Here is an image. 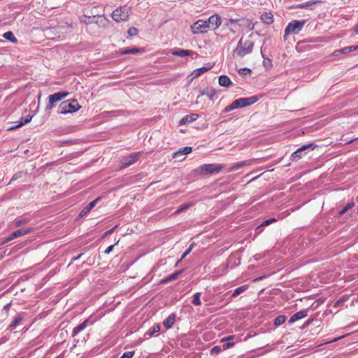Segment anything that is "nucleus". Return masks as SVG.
<instances>
[{
  "mask_svg": "<svg viewBox=\"0 0 358 358\" xmlns=\"http://www.w3.org/2000/svg\"><path fill=\"white\" fill-rule=\"evenodd\" d=\"M234 343L227 342L223 345V348H224V349H228V348L234 346Z\"/></svg>",
  "mask_w": 358,
  "mask_h": 358,
  "instance_id": "c03bdc74",
  "label": "nucleus"
},
{
  "mask_svg": "<svg viewBox=\"0 0 358 358\" xmlns=\"http://www.w3.org/2000/svg\"><path fill=\"white\" fill-rule=\"evenodd\" d=\"M254 42L251 39L241 38L234 50V53L240 57H243L252 52Z\"/></svg>",
  "mask_w": 358,
  "mask_h": 358,
  "instance_id": "7ed1b4c3",
  "label": "nucleus"
},
{
  "mask_svg": "<svg viewBox=\"0 0 358 358\" xmlns=\"http://www.w3.org/2000/svg\"><path fill=\"white\" fill-rule=\"evenodd\" d=\"M116 227H117V226H115V227L112 228L111 229L106 231L103 236L106 237V236L110 235L114 231V230Z\"/></svg>",
  "mask_w": 358,
  "mask_h": 358,
  "instance_id": "49530a36",
  "label": "nucleus"
},
{
  "mask_svg": "<svg viewBox=\"0 0 358 358\" xmlns=\"http://www.w3.org/2000/svg\"><path fill=\"white\" fill-rule=\"evenodd\" d=\"M192 150V147L186 146L182 148H180L179 150L173 153V157L174 158H178L180 156H184L190 153Z\"/></svg>",
  "mask_w": 358,
  "mask_h": 358,
  "instance_id": "6ab92c4d",
  "label": "nucleus"
},
{
  "mask_svg": "<svg viewBox=\"0 0 358 358\" xmlns=\"http://www.w3.org/2000/svg\"><path fill=\"white\" fill-rule=\"evenodd\" d=\"M345 301V299H341L339 300H338L336 303H335V306H338L340 304L343 303V302Z\"/></svg>",
  "mask_w": 358,
  "mask_h": 358,
  "instance_id": "09e8293b",
  "label": "nucleus"
},
{
  "mask_svg": "<svg viewBox=\"0 0 358 358\" xmlns=\"http://www.w3.org/2000/svg\"><path fill=\"white\" fill-rule=\"evenodd\" d=\"M199 115L197 113H192L190 115H185L183 117L180 123V124H184L186 123H191L194 121H196L199 118Z\"/></svg>",
  "mask_w": 358,
  "mask_h": 358,
  "instance_id": "f3484780",
  "label": "nucleus"
},
{
  "mask_svg": "<svg viewBox=\"0 0 358 358\" xmlns=\"http://www.w3.org/2000/svg\"><path fill=\"white\" fill-rule=\"evenodd\" d=\"M212 351H220V348L218 346H215L212 349Z\"/></svg>",
  "mask_w": 358,
  "mask_h": 358,
  "instance_id": "6e6d98bb",
  "label": "nucleus"
},
{
  "mask_svg": "<svg viewBox=\"0 0 358 358\" xmlns=\"http://www.w3.org/2000/svg\"><path fill=\"white\" fill-rule=\"evenodd\" d=\"M23 317L21 314H18L15 320L10 323L8 326V329L10 330H13L16 328L17 325L22 320Z\"/></svg>",
  "mask_w": 358,
  "mask_h": 358,
  "instance_id": "a878e982",
  "label": "nucleus"
},
{
  "mask_svg": "<svg viewBox=\"0 0 358 358\" xmlns=\"http://www.w3.org/2000/svg\"><path fill=\"white\" fill-rule=\"evenodd\" d=\"M10 306H11V303H7L6 305H5V306H3V309H4L5 310L8 311V310L10 309Z\"/></svg>",
  "mask_w": 358,
  "mask_h": 358,
  "instance_id": "8fccbe9b",
  "label": "nucleus"
},
{
  "mask_svg": "<svg viewBox=\"0 0 358 358\" xmlns=\"http://www.w3.org/2000/svg\"><path fill=\"white\" fill-rule=\"evenodd\" d=\"M83 18V20H81L85 24H90L94 22V19L95 18V16L91 17L90 16L84 15Z\"/></svg>",
  "mask_w": 358,
  "mask_h": 358,
  "instance_id": "4c0bfd02",
  "label": "nucleus"
},
{
  "mask_svg": "<svg viewBox=\"0 0 358 358\" xmlns=\"http://www.w3.org/2000/svg\"><path fill=\"white\" fill-rule=\"evenodd\" d=\"M182 272H183V270H180V271H176V272L172 273L171 275H170L168 277H166V278H164L162 280V282H169L170 281L176 280Z\"/></svg>",
  "mask_w": 358,
  "mask_h": 358,
  "instance_id": "393cba45",
  "label": "nucleus"
},
{
  "mask_svg": "<svg viewBox=\"0 0 358 358\" xmlns=\"http://www.w3.org/2000/svg\"><path fill=\"white\" fill-rule=\"evenodd\" d=\"M263 278H264V276H261V277H259V278H256V279H255V280H256V281H257V280H262V279H263Z\"/></svg>",
  "mask_w": 358,
  "mask_h": 358,
  "instance_id": "052dcab7",
  "label": "nucleus"
},
{
  "mask_svg": "<svg viewBox=\"0 0 358 358\" xmlns=\"http://www.w3.org/2000/svg\"><path fill=\"white\" fill-rule=\"evenodd\" d=\"M191 252V251L189 250H187L182 255L180 261H182L184 258L186 257V256H187L189 253Z\"/></svg>",
  "mask_w": 358,
  "mask_h": 358,
  "instance_id": "de8ad7c7",
  "label": "nucleus"
},
{
  "mask_svg": "<svg viewBox=\"0 0 358 358\" xmlns=\"http://www.w3.org/2000/svg\"><path fill=\"white\" fill-rule=\"evenodd\" d=\"M53 107V104H51L50 102H49V104L46 106V110H50Z\"/></svg>",
  "mask_w": 358,
  "mask_h": 358,
  "instance_id": "603ef678",
  "label": "nucleus"
},
{
  "mask_svg": "<svg viewBox=\"0 0 358 358\" xmlns=\"http://www.w3.org/2000/svg\"><path fill=\"white\" fill-rule=\"evenodd\" d=\"M286 319H287V317L285 315H280L274 320L273 324L275 327H278V326L282 324L285 322Z\"/></svg>",
  "mask_w": 358,
  "mask_h": 358,
  "instance_id": "c85d7f7f",
  "label": "nucleus"
},
{
  "mask_svg": "<svg viewBox=\"0 0 358 358\" xmlns=\"http://www.w3.org/2000/svg\"><path fill=\"white\" fill-rule=\"evenodd\" d=\"M343 336H341V337H338V338H334V339L333 340V341H334V342L340 340V339H341V338H343Z\"/></svg>",
  "mask_w": 358,
  "mask_h": 358,
  "instance_id": "13d9d810",
  "label": "nucleus"
},
{
  "mask_svg": "<svg viewBox=\"0 0 358 358\" xmlns=\"http://www.w3.org/2000/svg\"><path fill=\"white\" fill-rule=\"evenodd\" d=\"M305 20H292L291 21L285 29L284 39H287V36L289 34H296L299 33L304 24Z\"/></svg>",
  "mask_w": 358,
  "mask_h": 358,
  "instance_id": "39448f33",
  "label": "nucleus"
},
{
  "mask_svg": "<svg viewBox=\"0 0 358 358\" xmlns=\"http://www.w3.org/2000/svg\"><path fill=\"white\" fill-rule=\"evenodd\" d=\"M176 315L171 314L163 322L164 326L166 329L171 328L175 322Z\"/></svg>",
  "mask_w": 358,
  "mask_h": 358,
  "instance_id": "b1692460",
  "label": "nucleus"
},
{
  "mask_svg": "<svg viewBox=\"0 0 358 358\" xmlns=\"http://www.w3.org/2000/svg\"><path fill=\"white\" fill-rule=\"evenodd\" d=\"M160 330V327L159 324H154L151 329L146 333V335H148L149 336H152L155 335L157 333H158Z\"/></svg>",
  "mask_w": 358,
  "mask_h": 358,
  "instance_id": "c756f323",
  "label": "nucleus"
},
{
  "mask_svg": "<svg viewBox=\"0 0 358 358\" xmlns=\"http://www.w3.org/2000/svg\"><path fill=\"white\" fill-rule=\"evenodd\" d=\"M114 246H115V245H110L109 247H108L104 252L105 254H109L110 252H111L114 248Z\"/></svg>",
  "mask_w": 358,
  "mask_h": 358,
  "instance_id": "a18cd8bd",
  "label": "nucleus"
},
{
  "mask_svg": "<svg viewBox=\"0 0 358 358\" xmlns=\"http://www.w3.org/2000/svg\"><path fill=\"white\" fill-rule=\"evenodd\" d=\"M201 171L204 173H215L221 171L223 166L219 164H203L200 166Z\"/></svg>",
  "mask_w": 358,
  "mask_h": 358,
  "instance_id": "6e6552de",
  "label": "nucleus"
},
{
  "mask_svg": "<svg viewBox=\"0 0 358 358\" xmlns=\"http://www.w3.org/2000/svg\"><path fill=\"white\" fill-rule=\"evenodd\" d=\"M68 94L69 93L67 92H59L50 95L48 96V101L51 104H54L55 103L66 98L68 96Z\"/></svg>",
  "mask_w": 358,
  "mask_h": 358,
  "instance_id": "f8f14e48",
  "label": "nucleus"
},
{
  "mask_svg": "<svg viewBox=\"0 0 358 358\" xmlns=\"http://www.w3.org/2000/svg\"><path fill=\"white\" fill-rule=\"evenodd\" d=\"M313 318H309L308 320H307L304 322V324H303V325L302 328H303V329H304V328L307 327L308 326H309V325L313 322Z\"/></svg>",
  "mask_w": 358,
  "mask_h": 358,
  "instance_id": "37998d69",
  "label": "nucleus"
},
{
  "mask_svg": "<svg viewBox=\"0 0 358 358\" xmlns=\"http://www.w3.org/2000/svg\"><path fill=\"white\" fill-rule=\"evenodd\" d=\"M134 355V351L125 352L120 358H132Z\"/></svg>",
  "mask_w": 358,
  "mask_h": 358,
  "instance_id": "ea45409f",
  "label": "nucleus"
},
{
  "mask_svg": "<svg viewBox=\"0 0 358 358\" xmlns=\"http://www.w3.org/2000/svg\"><path fill=\"white\" fill-rule=\"evenodd\" d=\"M221 17L217 15H211L207 20H199L191 26L193 34H203L208 29H216L221 25Z\"/></svg>",
  "mask_w": 358,
  "mask_h": 358,
  "instance_id": "f257e3e1",
  "label": "nucleus"
},
{
  "mask_svg": "<svg viewBox=\"0 0 358 358\" xmlns=\"http://www.w3.org/2000/svg\"><path fill=\"white\" fill-rule=\"evenodd\" d=\"M21 358H23V357H21Z\"/></svg>",
  "mask_w": 358,
  "mask_h": 358,
  "instance_id": "680f3d73",
  "label": "nucleus"
},
{
  "mask_svg": "<svg viewBox=\"0 0 358 358\" xmlns=\"http://www.w3.org/2000/svg\"><path fill=\"white\" fill-rule=\"evenodd\" d=\"M358 49V46L357 45H352V46H348V47H345L343 49H341V50H336V52H341V53H348L350 52H352V51H355V50H357Z\"/></svg>",
  "mask_w": 358,
  "mask_h": 358,
  "instance_id": "cd10ccee",
  "label": "nucleus"
},
{
  "mask_svg": "<svg viewBox=\"0 0 358 358\" xmlns=\"http://www.w3.org/2000/svg\"><path fill=\"white\" fill-rule=\"evenodd\" d=\"M238 72L240 74H241L243 76H247L250 73L251 70L248 68H243V69H240L238 70Z\"/></svg>",
  "mask_w": 358,
  "mask_h": 358,
  "instance_id": "58836bf2",
  "label": "nucleus"
},
{
  "mask_svg": "<svg viewBox=\"0 0 358 358\" xmlns=\"http://www.w3.org/2000/svg\"><path fill=\"white\" fill-rule=\"evenodd\" d=\"M212 67H213V66H209L208 67L203 66V67H201V68H199V69H196L194 70L192 72V73L190 74V76L192 77L191 80H193V79L200 76L201 74H203L205 72H206L208 70H210Z\"/></svg>",
  "mask_w": 358,
  "mask_h": 358,
  "instance_id": "2eb2a0df",
  "label": "nucleus"
},
{
  "mask_svg": "<svg viewBox=\"0 0 358 358\" xmlns=\"http://www.w3.org/2000/svg\"><path fill=\"white\" fill-rule=\"evenodd\" d=\"M354 31L358 34V24L354 28Z\"/></svg>",
  "mask_w": 358,
  "mask_h": 358,
  "instance_id": "4d7b16f0",
  "label": "nucleus"
},
{
  "mask_svg": "<svg viewBox=\"0 0 358 358\" xmlns=\"http://www.w3.org/2000/svg\"><path fill=\"white\" fill-rule=\"evenodd\" d=\"M255 161H256V159H248V160L236 163L233 166H231L230 168H229V171L238 170L245 166H250V165L252 164L253 162H255Z\"/></svg>",
  "mask_w": 358,
  "mask_h": 358,
  "instance_id": "ddd939ff",
  "label": "nucleus"
},
{
  "mask_svg": "<svg viewBox=\"0 0 358 358\" xmlns=\"http://www.w3.org/2000/svg\"><path fill=\"white\" fill-rule=\"evenodd\" d=\"M315 148V145L314 143H308L307 145H304L294 151L291 155V159L293 161H296L300 159L302 157L303 152L305 150L310 149L313 150Z\"/></svg>",
  "mask_w": 358,
  "mask_h": 358,
  "instance_id": "1a4fd4ad",
  "label": "nucleus"
},
{
  "mask_svg": "<svg viewBox=\"0 0 358 358\" xmlns=\"http://www.w3.org/2000/svg\"><path fill=\"white\" fill-rule=\"evenodd\" d=\"M99 200V198L94 199L88 203L80 213L79 217H83L86 215L96 204L97 201Z\"/></svg>",
  "mask_w": 358,
  "mask_h": 358,
  "instance_id": "dca6fc26",
  "label": "nucleus"
},
{
  "mask_svg": "<svg viewBox=\"0 0 358 358\" xmlns=\"http://www.w3.org/2000/svg\"><path fill=\"white\" fill-rule=\"evenodd\" d=\"M3 36L4 38H6L8 41H10L12 42H17L16 38L15 37V36L13 35V34L11 31H7V32L4 33Z\"/></svg>",
  "mask_w": 358,
  "mask_h": 358,
  "instance_id": "7c9ffc66",
  "label": "nucleus"
},
{
  "mask_svg": "<svg viewBox=\"0 0 358 358\" xmlns=\"http://www.w3.org/2000/svg\"><path fill=\"white\" fill-rule=\"evenodd\" d=\"M355 206L353 202H350L346 204V206L339 212L340 215H343L348 210L351 209Z\"/></svg>",
  "mask_w": 358,
  "mask_h": 358,
  "instance_id": "f704fd0d",
  "label": "nucleus"
},
{
  "mask_svg": "<svg viewBox=\"0 0 358 358\" xmlns=\"http://www.w3.org/2000/svg\"><path fill=\"white\" fill-rule=\"evenodd\" d=\"M317 3V1H310L299 4L298 7L300 8H306L313 5L316 4Z\"/></svg>",
  "mask_w": 358,
  "mask_h": 358,
  "instance_id": "72a5a7b5",
  "label": "nucleus"
},
{
  "mask_svg": "<svg viewBox=\"0 0 358 358\" xmlns=\"http://www.w3.org/2000/svg\"><path fill=\"white\" fill-rule=\"evenodd\" d=\"M140 49L134 48L131 49H125L123 51H122V55H126V54H136L140 52Z\"/></svg>",
  "mask_w": 358,
  "mask_h": 358,
  "instance_id": "2f4dec72",
  "label": "nucleus"
},
{
  "mask_svg": "<svg viewBox=\"0 0 358 358\" xmlns=\"http://www.w3.org/2000/svg\"><path fill=\"white\" fill-rule=\"evenodd\" d=\"M27 222H28V221H27V220H26V219H21V220H19L16 221V222H15V225H16L17 227H20V226H21L22 224H24L27 223Z\"/></svg>",
  "mask_w": 358,
  "mask_h": 358,
  "instance_id": "79ce46f5",
  "label": "nucleus"
},
{
  "mask_svg": "<svg viewBox=\"0 0 358 358\" xmlns=\"http://www.w3.org/2000/svg\"><path fill=\"white\" fill-rule=\"evenodd\" d=\"M127 33L130 36H135L138 34V31L136 27H132L128 29Z\"/></svg>",
  "mask_w": 358,
  "mask_h": 358,
  "instance_id": "e433bc0d",
  "label": "nucleus"
},
{
  "mask_svg": "<svg viewBox=\"0 0 358 358\" xmlns=\"http://www.w3.org/2000/svg\"><path fill=\"white\" fill-rule=\"evenodd\" d=\"M233 337H234L233 336H228L227 338H223L222 341H229V340H231L233 338Z\"/></svg>",
  "mask_w": 358,
  "mask_h": 358,
  "instance_id": "5fc2aeb1",
  "label": "nucleus"
},
{
  "mask_svg": "<svg viewBox=\"0 0 358 358\" xmlns=\"http://www.w3.org/2000/svg\"><path fill=\"white\" fill-rule=\"evenodd\" d=\"M276 221V220L275 218H271V219H269V220H265L262 224V226H268L270 224L273 223V222H275Z\"/></svg>",
  "mask_w": 358,
  "mask_h": 358,
  "instance_id": "a19ab883",
  "label": "nucleus"
},
{
  "mask_svg": "<svg viewBox=\"0 0 358 358\" xmlns=\"http://www.w3.org/2000/svg\"><path fill=\"white\" fill-rule=\"evenodd\" d=\"M273 14L271 12H264L261 15L262 21L267 24H270L273 22Z\"/></svg>",
  "mask_w": 358,
  "mask_h": 358,
  "instance_id": "4be33fe9",
  "label": "nucleus"
},
{
  "mask_svg": "<svg viewBox=\"0 0 358 358\" xmlns=\"http://www.w3.org/2000/svg\"><path fill=\"white\" fill-rule=\"evenodd\" d=\"M191 206V203H185L180 206L178 210L176 211V214H180V213L183 212L184 210H187L189 206Z\"/></svg>",
  "mask_w": 358,
  "mask_h": 358,
  "instance_id": "c9c22d12",
  "label": "nucleus"
},
{
  "mask_svg": "<svg viewBox=\"0 0 358 358\" xmlns=\"http://www.w3.org/2000/svg\"><path fill=\"white\" fill-rule=\"evenodd\" d=\"M356 139H357V138H356ZM355 140V138L354 139H351V140H349L347 141V143H352V141H354Z\"/></svg>",
  "mask_w": 358,
  "mask_h": 358,
  "instance_id": "bf43d9fd",
  "label": "nucleus"
},
{
  "mask_svg": "<svg viewBox=\"0 0 358 358\" xmlns=\"http://www.w3.org/2000/svg\"><path fill=\"white\" fill-rule=\"evenodd\" d=\"M130 15V8L126 6H120L112 13V18L116 22L126 21Z\"/></svg>",
  "mask_w": 358,
  "mask_h": 358,
  "instance_id": "423d86ee",
  "label": "nucleus"
},
{
  "mask_svg": "<svg viewBox=\"0 0 358 358\" xmlns=\"http://www.w3.org/2000/svg\"><path fill=\"white\" fill-rule=\"evenodd\" d=\"M32 117H33V115H26L24 117L21 119V120L18 122L17 124L11 127L9 129L10 130L15 129L17 128H19V127L23 126L24 124L29 122L31 120Z\"/></svg>",
  "mask_w": 358,
  "mask_h": 358,
  "instance_id": "412c9836",
  "label": "nucleus"
},
{
  "mask_svg": "<svg viewBox=\"0 0 358 358\" xmlns=\"http://www.w3.org/2000/svg\"><path fill=\"white\" fill-rule=\"evenodd\" d=\"M141 155V152H133L127 156L122 157L120 161L122 164L121 167L125 168L132 165L138 159Z\"/></svg>",
  "mask_w": 358,
  "mask_h": 358,
  "instance_id": "0eeeda50",
  "label": "nucleus"
},
{
  "mask_svg": "<svg viewBox=\"0 0 358 358\" xmlns=\"http://www.w3.org/2000/svg\"><path fill=\"white\" fill-rule=\"evenodd\" d=\"M271 63V60L270 59H267V60H264V66H267V65H270Z\"/></svg>",
  "mask_w": 358,
  "mask_h": 358,
  "instance_id": "3c124183",
  "label": "nucleus"
},
{
  "mask_svg": "<svg viewBox=\"0 0 358 358\" xmlns=\"http://www.w3.org/2000/svg\"><path fill=\"white\" fill-rule=\"evenodd\" d=\"M173 55L179 56L181 57H184L186 56H191L193 54V52L192 50H177L172 52Z\"/></svg>",
  "mask_w": 358,
  "mask_h": 358,
  "instance_id": "5701e85b",
  "label": "nucleus"
},
{
  "mask_svg": "<svg viewBox=\"0 0 358 358\" xmlns=\"http://www.w3.org/2000/svg\"><path fill=\"white\" fill-rule=\"evenodd\" d=\"M258 100L259 97L257 96L236 99L230 105L224 108V112L228 113L236 108L251 106L256 103Z\"/></svg>",
  "mask_w": 358,
  "mask_h": 358,
  "instance_id": "f03ea898",
  "label": "nucleus"
},
{
  "mask_svg": "<svg viewBox=\"0 0 358 358\" xmlns=\"http://www.w3.org/2000/svg\"><path fill=\"white\" fill-rule=\"evenodd\" d=\"M31 231V229H20L13 231L10 236L6 238L4 243L9 242L16 238L27 234Z\"/></svg>",
  "mask_w": 358,
  "mask_h": 358,
  "instance_id": "9d476101",
  "label": "nucleus"
},
{
  "mask_svg": "<svg viewBox=\"0 0 358 358\" xmlns=\"http://www.w3.org/2000/svg\"><path fill=\"white\" fill-rule=\"evenodd\" d=\"M80 108V106L77 100L72 99L63 101L59 106V112L61 114L72 113L78 111Z\"/></svg>",
  "mask_w": 358,
  "mask_h": 358,
  "instance_id": "20e7f679",
  "label": "nucleus"
},
{
  "mask_svg": "<svg viewBox=\"0 0 358 358\" xmlns=\"http://www.w3.org/2000/svg\"><path fill=\"white\" fill-rule=\"evenodd\" d=\"M93 322H94L91 320L90 318L85 320L81 324H80L73 329L72 336H75L79 332L84 330L88 325H92Z\"/></svg>",
  "mask_w": 358,
  "mask_h": 358,
  "instance_id": "9b49d317",
  "label": "nucleus"
},
{
  "mask_svg": "<svg viewBox=\"0 0 358 358\" xmlns=\"http://www.w3.org/2000/svg\"><path fill=\"white\" fill-rule=\"evenodd\" d=\"M219 85L222 87H228L231 85L232 83L227 76H220L218 78Z\"/></svg>",
  "mask_w": 358,
  "mask_h": 358,
  "instance_id": "aec40b11",
  "label": "nucleus"
},
{
  "mask_svg": "<svg viewBox=\"0 0 358 358\" xmlns=\"http://www.w3.org/2000/svg\"><path fill=\"white\" fill-rule=\"evenodd\" d=\"M308 315V310L304 309L302 310H300L296 313H294L289 320V323L292 324L295 322L296 321L303 319L306 317Z\"/></svg>",
  "mask_w": 358,
  "mask_h": 358,
  "instance_id": "4468645a",
  "label": "nucleus"
},
{
  "mask_svg": "<svg viewBox=\"0 0 358 358\" xmlns=\"http://www.w3.org/2000/svg\"><path fill=\"white\" fill-rule=\"evenodd\" d=\"M216 90L213 88H208V87H206L205 88L202 92L201 93L200 95L198 96L197 99H199L200 97V96H203V95H206L207 96L210 100H213L214 99V97L216 95Z\"/></svg>",
  "mask_w": 358,
  "mask_h": 358,
  "instance_id": "a211bd4d",
  "label": "nucleus"
},
{
  "mask_svg": "<svg viewBox=\"0 0 358 358\" xmlns=\"http://www.w3.org/2000/svg\"><path fill=\"white\" fill-rule=\"evenodd\" d=\"M194 246H195V243H191L190 245L188 248V250L192 251L193 250V248H194Z\"/></svg>",
  "mask_w": 358,
  "mask_h": 358,
  "instance_id": "864d4df0",
  "label": "nucleus"
},
{
  "mask_svg": "<svg viewBox=\"0 0 358 358\" xmlns=\"http://www.w3.org/2000/svg\"><path fill=\"white\" fill-rule=\"evenodd\" d=\"M201 293L197 292L194 294V299L192 300V303L195 306H200L201 304V300H200Z\"/></svg>",
  "mask_w": 358,
  "mask_h": 358,
  "instance_id": "473e14b6",
  "label": "nucleus"
},
{
  "mask_svg": "<svg viewBox=\"0 0 358 358\" xmlns=\"http://www.w3.org/2000/svg\"><path fill=\"white\" fill-rule=\"evenodd\" d=\"M247 289H248L247 285H243V286H241V287L236 288L232 293L231 297L235 298V297L238 296L239 294L244 292Z\"/></svg>",
  "mask_w": 358,
  "mask_h": 358,
  "instance_id": "bb28decb",
  "label": "nucleus"
}]
</instances>
